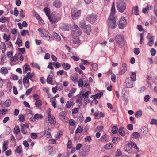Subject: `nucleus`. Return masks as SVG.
Returning a JSON list of instances; mask_svg holds the SVG:
<instances>
[{
	"label": "nucleus",
	"mask_w": 157,
	"mask_h": 157,
	"mask_svg": "<svg viewBox=\"0 0 157 157\" xmlns=\"http://www.w3.org/2000/svg\"><path fill=\"white\" fill-rule=\"evenodd\" d=\"M116 43L119 47L122 48L125 44L123 36L121 35H118L115 38Z\"/></svg>",
	"instance_id": "obj_1"
},
{
	"label": "nucleus",
	"mask_w": 157,
	"mask_h": 157,
	"mask_svg": "<svg viewBox=\"0 0 157 157\" xmlns=\"http://www.w3.org/2000/svg\"><path fill=\"white\" fill-rule=\"evenodd\" d=\"M117 7L119 12H123L126 9V5L124 2L123 0H120L117 2Z\"/></svg>",
	"instance_id": "obj_2"
},
{
	"label": "nucleus",
	"mask_w": 157,
	"mask_h": 157,
	"mask_svg": "<svg viewBox=\"0 0 157 157\" xmlns=\"http://www.w3.org/2000/svg\"><path fill=\"white\" fill-rule=\"evenodd\" d=\"M97 15L94 14L87 15L86 17V20L91 24L94 23L97 19Z\"/></svg>",
	"instance_id": "obj_3"
},
{
	"label": "nucleus",
	"mask_w": 157,
	"mask_h": 157,
	"mask_svg": "<svg viewBox=\"0 0 157 157\" xmlns=\"http://www.w3.org/2000/svg\"><path fill=\"white\" fill-rule=\"evenodd\" d=\"M110 16L108 20V22L109 24V27L111 29H114L116 27V18L114 17V18L110 19Z\"/></svg>",
	"instance_id": "obj_4"
},
{
	"label": "nucleus",
	"mask_w": 157,
	"mask_h": 157,
	"mask_svg": "<svg viewBox=\"0 0 157 157\" xmlns=\"http://www.w3.org/2000/svg\"><path fill=\"white\" fill-rule=\"evenodd\" d=\"M81 10L77 11L73 9L71 10V17L73 19H76L79 16L81 13Z\"/></svg>",
	"instance_id": "obj_5"
},
{
	"label": "nucleus",
	"mask_w": 157,
	"mask_h": 157,
	"mask_svg": "<svg viewBox=\"0 0 157 157\" xmlns=\"http://www.w3.org/2000/svg\"><path fill=\"white\" fill-rule=\"evenodd\" d=\"M60 30L62 31H69L71 29V26L70 24H63L59 27Z\"/></svg>",
	"instance_id": "obj_6"
},
{
	"label": "nucleus",
	"mask_w": 157,
	"mask_h": 157,
	"mask_svg": "<svg viewBox=\"0 0 157 157\" xmlns=\"http://www.w3.org/2000/svg\"><path fill=\"white\" fill-rule=\"evenodd\" d=\"M127 24L126 20L124 17L121 18L119 22V27L121 29H123Z\"/></svg>",
	"instance_id": "obj_7"
},
{
	"label": "nucleus",
	"mask_w": 157,
	"mask_h": 157,
	"mask_svg": "<svg viewBox=\"0 0 157 157\" xmlns=\"http://www.w3.org/2000/svg\"><path fill=\"white\" fill-rule=\"evenodd\" d=\"M115 13L116 10L115 6V3L114 2H113V3L111 9V13L110 15V19H111L114 18V15Z\"/></svg>",
	"instance_id": "obj_8"
},
{
	"label": "nucleus",
	"mask_w": 157,
	"mask_h": 157,
	"mask_svg": "<svg viewBox=\"0 0 157 157\" xmlns=\"http://www.w3.org/2000/svg\"><path fill=\"white\" fill-rule=\"evenodd\" d=\"M124 148L126 151L129 154H131L132 152V149L130 143L126 144Z\"/></svg>",
	"instance_id": "obj_9"
},
{
	"label": "nucleus",
	"mask_w": 157,
	"mask_h": 157,
	"mask_svg": "<svg viewBox=\"0 0 157 157\" xmlns=\"http://www.w3.org/2000/svg\"><path fill=\"white\" fill-rule=\"evenodd\" d=\"M103 93L101 92L98 93L96 94L95 95H92L90 96V98H92L94 100H95L97 98H100L101 96L103 95Z\"/></svg>",
	"instance_id": "obj_10"
},
{
	"label": "nucleus",
	"mask_w": 157,
	"mask_h": 157,
	"mask_svg": "<svg viewBox=\"0 0 157 157\" xmlns=\"http://www.w3.org/2000/svg\"><path fill=\"white\" fill-rule=\"evenodd\" d=\"M59 118L63 122L64 121L65 117L66 115V112L65 111H62L59 113Z\"/></svg>",
	"instance_id": "obj_11"
},
{
	"label": "nucleus",
	"mask_w": 157,
	"mask_h": 157,
	"mask_svg": "<svg viewBox=\"0 0 157 157\" xmlns=\"http://www.w3.org/2000/svg\"><path fill=\"white\" fill-rule=\"evenodd\" d=\"M74 28L76 31L77 35V36H79L82 33V32L80 29L77 26V25L74 24Z\"/></svg>",
	"instance_id": "obj_12"
},
{
	"label": "nucleus",
	"mask_w": 157,
	"mask_h": 157,
	"mask_svg": "<svg viewBox=\"0 0 157 157\" xmlns=\"http://www.w3.org/2000/svg\"><path fill=\"white\" fill-rule=\"evenodd\" d=\"M83 30L85 33L88 35L89 33H90L91 31L90 25L88 24L85 25V27L84 28Z\"/></svg>",
	"instance_id": "obj_13"
},
{
	"label": "nucleus",
	"mask_w": 157,
	"mask_h": 157,
	"mask_svg": "<svg viewBox=\"0 0 157 157\" xmlns=\"http://www.w3.org/2000/svg\"><path fill=\"white\" fill-rule=\"evenodd\" d=\"M43 117V116L40 114H35L33 118L31 117L30 119L31 121H34L33 120L38 119H42Z\"/></svg>",
	"instance_id": "obj_14"
},
{
	"label": "nucleus",
	"mask_w": 157,
	"mask_h": 157,
	"mask_svg": "<svg viewBox=\"0 0 157 157\" xmlns=\"http://www.w3.org/2000/svg\"><path fill=\"white\" fill-rule=\"evenodd\" d=\"M71 78L74 83H76L78 82V76L77 74H73L71 76Z\"/></svg>",
	"instance_id": "obj_15"
},
{
	"label": "nucleus",
	"mask_w": 157,
	"mask_h": 157,
	"mask_svg": "<svg viewBox=\"0 0 157 157\" xmlns=\"http://www.w3.org/2000/svg\"><path fill=\"white\" fill-rule=\"evenodd\" d=\"M53 5L55 7L59 8L61 6V3L59 1L56 0L53 2Z\"/></svg>",
	"instance_id": "obj_16"
},
{
	"label": "nucleus",
	"mask_w": 157,
	"mask_h": 157,
	"mask_svg": "<svg viewBox=\"0 0 157 157\" xmlns=\"http://www.w3.org/2000/svg\"><path fill=\"white\" fill-rule=\"evenodd\" d=\"M140 132L144 135H146L147 133L148 128L145 126L143 127L140 129Z\"/></svg>",
	"instance_id": "obj_17"
},
{
	"label": "nucleus",
	"mask_w": 157,
	"mask_h": 157,
	"mask_svg": "<svg viewBox=\"0 0 157 157\" xmlns=\"http://www.w3.org/2000/svg\"><path fill=\"white\" fill-rule=\"evenodd\" d=\"M48 17L52 24L55 23L56 21V18L55 17L50 16H49Z\"/></svg>",
	"instance_id": "obj_18"
},
{
	"label": "nucleus",
	"mask_w": 157,
	"mask_h": 157,
	"mask_svg": "<svg viewBox=\"0 0 157 157\" xmlns=\"http://www.w3.org/2000/svg\"><path fill=\"white\" fill-rule=\"evenodd\" d=\"M119 133L121 136H123L125 135V132L124 128L122 127H120L118 130Z\"/></svg>",
	"instance_id": "obj_19"
},
{
	"label": "nucleus",
	"mask_w": 157,
	"mask_h": 157,
	"mask_svg": "<svg viewBox=\"0 0 157 157\" xmlns=\"http://www.w3.org/2000/svg\"><path fill=\"white\" fill-rule=\"evenodd\" d=\"M155 36H151L149 38V41L148 43V44L149 46H151L154 44V39Z\"/></svg>",
	"instance_id": "obj_20"
},
{
	"label": "nucleus",
	"mask_w": 157,
	"mask_h": 157,
	"mask_svg": "<svg viewBox=\"0 0 157 157\" xmlns=\"http://www.w3.org/2000/svg\"><path fill=\"white\" fill-rule=\"evenodd\" d=\"M48 121L51 124H55L56 123V121L55 120V118L52 116L51 118L48 119Z\"/></svg>",
	"instance_id": "obj_21"
},
{
	"label": "nucleus",
	"mask_w": 157,
	"mask_h": 157,
	"mask_svg": "<svg viewBox=\"0 0 157 157\" xmlns=\"http://www.w3.org/2000/svg\"><path fill=\"white\" fill-rule=\"evenodd\" d=\"M54 37L57 40H59L61 39V37L60 36L56 33L55 32H53L52 33Z\"/></svg>",
	"instance_id": "obj_22"
},
{
	"label": "nucleus",
	"mask_w": 157,
	"mask_h": 157,
	"mask_svg": "<svg viewBox=\"0 0 157 157\" xmlns=\"http://www.w3.org/2000/svg\"><path fill=\"white\" fill-rule=\"evenodd\" d=\"M15 152L18 154H21L22 151V148L21 146L17 147L15 151Z\"/></svg>",
	"instance_id": "obj_23"
},
{
	"label": "nucleus",
	"mask_w": 157,
	"mask_h": 157,
	"mask_svg": "<svg viewBox=\"0 0 157 157\" xmlns=\"http://www.w3.org/2000/svg\"><path fill=\"white\" fill-rule=\"evenodd\" d=\"M62 66L66 70H68L70 68V65L68 63H64L62 64Z\"/></svg>",
	"instance_id": "obj_24"
},
{
	"label": "nucleus",
	"mask_w": 157,
	"mask_h": 157,
	"mask_svg": "<svg viewBox=\"0 0 157 157\" xmlns=\"http://www.w3.org/2000/svg\"><path fill=\"white\" fill-rule=\"evenodd\" d=\"M0 71L1 73L5 74L8 73L7 69L5 67H2L0 70Z\"/></svg>",
	"instance_id": "obj_25"
},
{
	"label": "nucleus",
	"mask_w": 157,
	"mask_h": 157,
	"mask_svg": "<svg viewBox=\"0 0 157 157\" xmlns=\"http://www.w3.org/2000/svg\"><path fill=\"white\" fill-rule=\"evenodd\" d=\"M142 113L141 110H139L136 112L135 115L136 117L139 118L141 117L142 115Z\"/></svg>",
	"instance_id": "obj_26"
},
{
	"label": "nucleus",
	"mask_w": 157,
	"mask_h": 157,
	"mask_svg": "<svg viewBox=\"0 0 157 157\" xmlns=\"http://www.w3.org/2000/svg\"><path fill=\"white\" fill-rule=\"evenodd\" d=\"M113 147V144L111 143L107 144L104 146V148L106 149H110Z\"/></svg>",
	"instance_id": "obj_27"
},
{
	"label": "nucleus",
	"mask_w": 157,
	"mask_h": 157,
	"mask_svg": "<svg viewBox=\"0 0 157 157\" xmlns=\"http://www.w3.org/2000/svg\"><path fill=\"white\" fill-rule=\"evenodd\" d=\"M9 19L8 17L4 16H2L0 19V22L1 23H5L6 21H8Z\"/></svg>",
	"instance_id": "obj_28"
},
{
	"label": "nucleus",
	"mask_w": 157,
	"mask_h": 157,
	"mask_svg": "<svg viewBox=\"0 0 157 157\" xmlns=\"http://www.w3.org/2000/svg\"><path fill=\"white\" fill-rule=\"evenodd\" d=\"M41 101L40 100H36L35 102V105L36 107H38L42 105Z\"/></svg>",
	"instance_id": "obj_29"
},
{
	"label": "nucleus",
	"mask_w": 157,
	"mask_h": 157,
	"mask_svg": "<svg viewBox=\"0 0 157 157\" xmlns=\"http://www.w3.org/2000/svg\"><path fill=\"white\" fill-rule=\"evenodd\" d=\"M140 136V135L139 133L137 132H135L132 134V138L136 139L139 138Z\"/></svg>",
	"instance_id": "obj_30"
},
{
	"label": "nucleus",
	"mask_w": 157,
	"mask_h": 157,
	"mask_svg": "<svg viewBox=\"0 0 157 157\" xmlns=\"http://www.w3.org/2000/svg\"><path fill=\"white\" fill-rule=\"evenodd\" d=\"M86 25L85 21H82L80 22L79 26L82 29H84V28L85 27V25Z\"/></svg>",
	"instance_id": "obj_31"
},
{
	"label": "nucleus",
	"mask_w": 157,
	"mask_h": 157,
	"mask_svg": "<svg viewBox=\"0 0 157 157\" xmlns=\"http://www.w3.org/2000/svg\"><path fill=\"white\" fill-rule=\"evenodd\" d=\"M73 41L74 43L75 44H78L80 43V40L78 37L76 36L73 38Z\"/></svg>",
	"instance_id": "obj_32"
},
{
	"label": "nucleus",
	"mask_w": 157,
	"mask_h": 157,
	"mask_svg": "<svg viewBox=\"0 0 157 157\" xmlns=\"http://www.w3.org/2000/svg\"><path fill=\"white\" fill-rule=\"evenodd\" d=\"M47 82L49 84H51L52 82V77L51 75H49L47 79Z\"/></svg>",
	"instance_id": "obj_33"
},
{
	"label": "nucleus",
	"mask_w": 157,
	"mask_h": 157,
	"mask_svg": "<svg viewBox=\"0 0 157 157\" xmlns=\"http://www.w3.org/2000/svg\"><path fill=\"white\" fill-rule=\"evenodd\" d=\"M136 73L135 72H132L131 76V79L132 81H135L136 80Z\"/></svg>",
	"instance_id": "obj_34"
},
{
	"label": "nucleus",
	"mask_w": 157,
	"mask_h": 157,
	"mask_svg": "<svg viewBox=\"0 0 157 157\" xmlns=\"http://www.w3.org/2000/svg\"><path fill=\"white\" fill-rule=\"evenodd\" d=\"M3 38L4 39L6 40V42H7L10 39V35H7L5 33L4 35Z\"/></svg>",
	"instance_id": "obj_35"
},
{
	"label": "nucleus",
	"mask_w": 157,
	"mask_h": 157,
	"mask_svg": "<svg viewBox=\"0 0 157 157\" xmlns=\"http://www.w3.org/2000/svg\"><path fill=\"white\" fill-rule=\"evenodd\" d=\"M132 10L134 11V14L136 15H138L139 14V9L137 6L133 7L132 8Z\"/></svg>",
	"instance_id": "obj_36"
},
{
	"label": "nucleus",
	"mask_w": 157,
	"mask_h": 157,
	"mask_svg": "<svg viewBox=\"0 0 157 157\" xmlns=\"http://www.w3.org/2000/svg\"><path fill=\"white\" fill-rule=\"evenodd\" d=\"M82 131L83 128L81 126H78L75 131V133H80L82 132Z\"/></svg>",
	"instance_id": "obj_37"
},
{
	"label": "nucleus",
	"mask_w": 157,
	"mask_h": 157,
	"mask_svg": "<svg viewBox=\"0 0 157 157\" xmlns=\"http://www.w3.org/2000/svg\"><path fill=\"white\" fill-rule=\"evenodd\" d=\"M118 128L117 126H114L112 127V132L113 134H116L118 131Z\"/></svg>",
	"instance_id": "obj_38"
},
{
	"label": "nucleus",
	"mask_w": 157,
	"mask_h": 157,
	"mask_svg": "<svg viewBox=\"0 0 157 157\" xmlns=\"http://www.w3.org/2000/svg\"><path fill=\"white\" fill-rule=\"evenodd\" d=\"M31 65L33 67H36L39 70H40V66L36 63H31Z\"/></svg>",
	"instance_id": "obj_39"
},
{
	"label": "nucleus",
	"mask_w": 157,
	"mask_h": 157,
	"mask_svg": "<svg viewBox=\"0 0 157 157\" xmlns=\"http://www.w3.org/2000/svg\"><path fill=\"white\" fill-rule=\"evenodd\" d=\"M91 65L94 70L96 71L98 69V66L97 63H94L91 64Z\"/></svg>",
	"instance_id": "obj_40"
},
{
	"label": "nucleus",
	"mask_w": 157,
	"mask_h": 157,
	"mask_svg": "<svg viewBox=\"0 0 157 157\" xmlns=\"http://www.w3.org/2000/svg\"><path fill=\"white\" fill-rule=\"evenodd\" d=\"M111 79L113 82H116V76L113 73H111Z\"/></svg>",
	"instance_id": "obj_41"
},
{
	"label": "nucleus",
	"mask_w": 157,
	"mask_h": 157,
	"mask_svg": "<svg viewBox=\"0 0 157 157\" xmlns=\"http://www.w3.org/2000/svg\"><path fill=\"white\" fill-rule=\"evenodd\" d=\"M154 12H155V14L156 17H155V19L157 21V4H155L154 7Z\"/></svg>",
	"instance_id": "obj_42"
},
{
	"label": "nucleus",
	"mask_w": 157,
	"mask_h": 157,
	"mask_svg": "<svg viewBox=\"0 0 157 157\" xmlns=\"http://www.w3.org/2000/svg\"><path fill=\"white\" fill-rule=\"evenodd\" d=\"M20 129L19 126H16L15 128H14L13 132L15 134L17 135L20 132Z\"/></svg>",
	"instance_id": "obj_43"
},
{
	"label": "nucleus",
	"mask_w": 157,
	"mask_h": 157,
	"mask_svg": "<svg viewBox=\"0 0 157 157\" xmlns=\"http://www.w3.org/2000/svg\"><path fill=\"white\" fill-rule=\"evenodd\" d=\"M44 11L48 17L50 16L49 10L48 8L47 7L45 8L44 9Z\"/></svg>",
	"instance_id": "obj_44"
},
{
	"label": "nucleus",
	"mask_w": 157,
	"mask_h": 157,
	"mask_svg": "<svg viewBox=\"0 0 157 157\" xmlns=\"http://www.w3.org/2000/svg\"><path fill=\"white\" fill-rule=\"evenodd\" d=\"M132 147H133L137 150H139V148L137 147V145L134 142H131L130 143Z\"/></svg>",
	"instance_id": "obj_45"
},
{
	"label": "nucleus",
	"mask_w": 157,
	"mask_h": 157,
	"mask_svg": "<svg viewBox=\"0 0 157 157\" xmlns=\"http://www.w3.org/2000/svg\"><path fill=\"white\" fill-rule=\"evenodd\" d=\"M126 86L127 88H132L133 87V82L130 81L128 82L126 84Z\"/></svg>",
	"instance_id": "obj_46"
},
{
	"label": "nucleus",
	"mask_w": 157,
	"mask_h": 157,
	"mask_svg": "<svg viewBox=\"0 0 157 157\" xmlns=\"http://www.w3.org/2000/svg\"><path fill=\"white\" fill-rule=\"evenodd\" d=\"M49 34L48 32L47 31H44L43 32L41 33V36L44 38L47 36Z\"/></svg>",
	"instance_id": "obj_47"
},
{
	"label": "nucleus",
	"mask_w": 157,
	"mask_h": 157,
	"mask_svg": "<svg viewBox=\"0 0 157 157\" xmlns=\"http://www.w3.org/2000/svg\"><path fill=\"white\" fill-rule=\"evenodd\" d=\"M53 64L54 65L55 68H59L61 66L59 62H53Z\"/></svg>",
	"instance_id": "obj_48"
},
{
	"label": "nucleus",
	"mask_w": 157,
	"mask_h": 157,
	"mask_svg": "<svg viewBox=\"0 0 157 157\" xmlns=\"http://www.w3.org/2000/svg\"><path fill=\"white\" fill-rule=\"evenodd\" d=\"M78 86L80 87H82L83 86V81L82 79H80L78 82Z\"/></svg>",
	"instance_id": "obj_49"
},
{
	"label": "nucleus",
	"mask_w": 157,
	"mask_h": 157,
	"mask_svg": "<svg viewBox=\"0 0 157 157\" xmlns=\"http://www.w3.org/2000/svg\"><path fill=\"white\" fill-rule=\"evenodd\" d=\"M31 138L33 139H35L38 136L37 134L35 133H31L30 134Z\"/></svg>",
	"instance_id": "obj_50"
},
{
	"label": "nucleus",
	"mask_w": 157,
	"mask_h": 157,
	"mask_svg": "<svg viewBox=\"0 0 157 157\" xmlns=\"http://www.w3.org/2000/svg\"><path fill=\"white\" fill-rule=\"evenodd\" d=\"M127 68H123V69L121 70L119 72L118 74L119 75H121L124 74L127 71Z\"/></svg>",
	"instance_id": "obj_51"
},
{
	"label": "nucleus",
	"mask_w": 157,
	"mask_h": 157,
	"mask_svg": "<svg viewBox=\"0 0 157 157\" xmlns=\"http://www.w3.org/2000/svg\"><path fill=\"white\" fill-rule=\"evenodd\" d=\"M11 104V101L10 100H6L4 102V105L6 107H9Z\"/></svg>",
	"instance_id": "obj_52"
},
{
	"label": "nucleus",
	"mask_w": 157,
	"mask_h": 157,
	"mask_svg": "<svg viewBox=\"0 0 157 157\" xmlns=\"http://www.w3.org/2000/svg\"><path fill=\"white\" fill-rule=\"evenodd\" d=\"M150 98V97L149 95H146L144 98V101L146 102H147L149 101Z\"/></svg>",
	"instance_id": "obj_53"
},
{
	"label": "nucleus",
	"mask_w": 157,
	"mask_h": 157,
	"mask_svg": "<svg viewBox=\"0 0 157 157\" xmlns=\"http://www.w3.org/2000/svg\"><path fill=\"white\" fill-rule=\"evenodd\" d=\"M149 7L148 6H147L145 8H143L142 10L143 13L144 14L147 13V11L149 10Z\"/></svg>",
	"instance_id": "obj_54"
},
{
	"label": "nucleus",
	"mask_w": 157,
	"mask_h": 157,
	"mask_svg": "<svg viewBox=\"0 0 157 157\" xmlns=\"http://www.w3.org/2000/svg\"><path fill=\"white\" fill-rule=\"evenodd\" d=\"M134 52L136 55H138L140 53V50L139 48H135L134 49Z\"/></svg>",
	"instance_id": "obj_55"
},
{
	"label": "nucleus",
	"mask_w": 157,
	"mask_h": 157,
	"mask_svg": "<svg viewBox=\"0 0 157 157\" xmlns=\"http://www.w3.org/2000/svg\"><path fill=\"white\" fill-rule=\"evenodd\" d=\"M34 15L35 17L38 20H40V19H41V17L36 12H34Z\"/></svg>",
	"instance_id": "obj_56"
},
{
	"label": "nucleus",
	"mask_w": 157,
	"mask_h": 157,
	"mask_svg": "<svg viewBox=\"0 0 157 157\" xmlns=\"http://www.w3.org/2000/svg\"><path fill=\"white\" fill-rule=\"evenodd\" d=\"M69 124L70 125L74 126L75 125V122L73 119H70L69 121Z\"/></svg>",
	"instance_id": "obj_57"
},
{
	"label": "nucleus",
	"mask_w": 157,
	"mask_h": 157,
	"mask_svg": "<svg viewBox=\"0 0 157 157\" xmlns=\"http://www.w3.org/2000/svg\"><path fill=\"white\" fill-rule=\"evenodd\" d=\"M45 38L46 40L49 41H52L53 40V38L52 37H51L50 35H49V34L45 37Z\"/></svg>",
	"instance_id": "obj_58"
},
{
	"label": "nucleus",
	"mask_w": 157,
	"mask_h": 157,
	"mask_svg": "<svg viewBox=\"0 0 157 157\" xmlns=\"http://www.w3.org/2000/svg\"><path fill=\"white\" fill-rule=\"evenodd\" d=\"M19 118L22 122H23L25 120L24 116L23 115H19Z\"/></svg>",
	"instance_id": "obj_59"
},
{
	"label": "nucleus",
	"mask_w": 157,
	"mask_h": 157,
	"mask_svg": "<svg viewBox=\"0 0 157 157\" xmlns=\"http://www.w3.org/2000/svg\"><path fill=\"white\" fill-rule=\"evenodd\" d=\"M90 93V91H86L84 94H83V96L86 99L88 98L89 97V93Z\"/></svg>",
	"instance_id": "obj_60"
},
{
	"label": "nucleus",
	"mask_w": 157,
	"mask_h": 157,
	"mask_svg": "<svg viewBox=\"0 0 157 157\" xmlns=\"http://www.w3.org/2000/svg\"><path fill=\"white\" fill-rule=\"evenodd\" d=\"M150 52L151 55L152 56H154L156 54V51L154 48L151 49Z\"/></svg>",
	"instance_id": "obj_61"
},
{
	"label": "nucleus",
	"mask_w": 157,
	"mask_h": 157,
	"mask_svg": "<svg viewBox=\"0 0 157 157\" xmlns=\"http://www.w3.org/2000/svg\"><path fill=\"white\" fill-rule=\"evenodd\" d=\"M88 151H83L82 152V155L84 156L85 157L88 155Z\"/></svg>",
	"instance_id": "obj_62"
},
{
	"label": "nucleus",
	"mask_w": 157,
	"mask_h": 157,
	"mask_svg": "<svg viewBox=\"0 0 157 157\" xmlns=\"http://www.w3.org/2000/svg\"><path fill=\"white\" fill-rule=\"evenodd\" d=\"M33 75H32V73H31L30 72H28L27 74V78H29V79H31Z\"/></svg>",
	"instance_id": "obj_63"
},
{
	"label": "nucleus",
	"mask_w": 157,
	"mask_h": 157,
	"mask_svg": "<svg viewBox=\"0 0 157 157\" xmlns=\"http://www.w3.org/2000/svg\"><path fill=\"white\" fill-rule=\"evenodd\" d=\"M72 105V102L70 101H68L66 104V106L67 108H70Z\"/></svg>",
	"instance_id": "obj_64"
}]
</instances>
